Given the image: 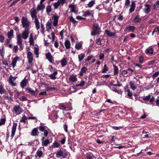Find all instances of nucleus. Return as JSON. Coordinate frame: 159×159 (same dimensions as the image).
Instances as JSON below:
<instances>
[{
	"mask_svg": "<svg viewBox=\"0 0 159 159\" xmlns=\"http://www.w3.org/2000/svg\"><path fill=\"white\" fill-rule=\"evenodd\" d=\"M157 32H159V26H158L154 29L152 33V35H153L154 33Z\"/></svg>",
	"mask_w": 159,
	"mask_h": 159,
	"instance_id": "59",
	"label": "nucleus"
},
{
	"mask_svg": "<svg viewBox=\"0 0 159 159\" xmlns=\"http://www.w3.org/2000/svg\"><path fill=\"white\" fill-rule=\"evenodd\" d=\"M15 80H13L10 77L9 80V84L13 86H16V84L14 82Z\"/></svg>",
	"mask_w": 159,
	"mask_h": 159,
	"instance_id": "33",
	"label": "nucleus"
},
{
	"mask_svg": "<svg viewBox=\"0 0 159 159\" xmlns=\"http://www.w3.org/2000/svg\"><path fill=\"white\" fill-rule=\"evenodd\" d=\"M27 89L28 90V93L32 95L36 96L37 95L38 92L36 89H35L34 90H32L31 88H27Z\"/></svg>",
	"mask_w": 159,
	"mask_h": 159,
	"instance_id": "8",
	"label": "nucleus"
},
{
	"mask_svg": "<svg viewBox=\"0 0 159 159\" xmlns=\"http://www.w3.org/2000/svg\"><path fill=\"white\" fill-rule=\"evenodd\" d=\"M11 39L8 38V39H6L4 43L5 45H8V44L11 42Z\"/></svg>",
	"mask_w": 159,
	"mask_h": 159,
	"instance_id": "58",
	"label": "nucleus"
},
{
	"mask_svg": "<svg viewBox=\"0 0 159 159\" xmlns=\"http://www.w3.org/2000/svg\"><path fill=\"white\" fill-rule=\"evenodd\" d=\"M19 57L17 56L16 57L12 59L11 65H12L13 68L14 67L16 66L17 61H19Z\"/></svg>",
	"mask_w": 159,
	"mask_h": 159,
	"instance_id": "14",
	"label": "nucleus"
},
{
	"mask_svg": "<svg viewBox=\"0 0 159 159\" xmlns=\"http://www.w3.org/2000/svg\"><path fill=\"white\" fill-rule=\"evenodd\" d=\"M153 7L154 9H159V1H156L153 5Z\"/></svg>",
	"mask_w": 159,
	"mask_h": 159,
	"instance_id": "32",
	"label": "nucleus"
},
{
	"mask_svg": "<svg viewBox=\"0 0 159 159\" xmlns=\"http://www.w3.org/2000/svg\"><path fill=\"white\" fill-rule=\"evenodd\" d=\"M141 20V19L139 18L138 15H137L134 18V22L135 23H139Z\"/></svg>",
	"mask_w": 159,
	"mask_h": 159,
	"instance_id": "35",
	"label": "nucleus"
},
{
	"mask_svg": "<svg viewBox=\"0 0 159 159\" xmlns=\"http://www.w3.org/2000/svg\"><path fill=\"white\" fill-rule=\"evenodd\" d=\"M50 143L49 140L48 139H47L45 140L44 141L42 142V145L45 146H47L48 144Z\"/></svg>",
	"mask_w": 159,
	"mask_h": 159,
	"instance_id": "39",
	"label": "nucleus"
},
{
	"mask_svg": "<svg viewBox=\"0 0 159 159\" xmlns=\"http://www.w3.org/2000/svg\"><path fill=\"white\" fill-rule=\"evenodd\" d=\"M43 155V152L40 150H38L35 155V157H38L39 158H40Z\"/></svg>",
	"mask_w": 159,
	"mask_h": 159,
	"instance_id": "22",
	"label": "nucleus"
},
{
	"mask_svg": "<svg viewBox=\"0 0 159 159\" xmlns=\"http://www.w3.org/2000/svg\"><path fill=\"white\" fill-rule=\"evenodd\" d=\"M38 129L37 128L34 129L31 132V135L32 136H36L38 135L37 133Z\"/></svg>",
	"mask_w": 159,
	"mask_h": 159,
	"instance_id": "21",
	"label": "nucleus"
},
{
	"mask_svg": "<svg viewBox=\"0 0 159 159\" xmlns=\"http://www.w3.org/2000/svg\"><path fill=\"white\" fill-rule=\"evenodd\" d=\"M146 51L148 54H152L153 53V51L152 48H148L146 49Z\"/></svg>",
	"mask_w": 159,
	"mask_h": 159,
	"instance_id": "37",
	"label": "nucleus"
},
{
	"mask_svg": "<svg viewBox=\"0 0 159 159\" xmlns=\"http://www.w3.org/2000/svg\"><path fill=\"white\" fill-rule=\"evenodd\" d=\"M6 120V119L5 118H2L0 120V126L4 125L5 123Z\"/></svg>",
	"mask_w": 159,
	"mask_h": 159,
	"instance_id": "46",
	"label": "nucleus"
},
{
	"mask_svg": "<svg viewBox=\"0 0 159 159\" xmlns=\"http://www.w3.org/2000/svg\"><path fill=\"white\" fill-rule=\"evenodd\" d=\"M27 55L28 63L31 64L33 60V54L31 52L28 51L27 53Z\"/></svg>",
	"mask_w": 159,
	"mask_h": 159,
	"instance_id": "6",
	"label": "nucleus"
},
{
	"mask_svg": "<svg viewBox=\"0 0 159 159\" xmlns=\"http://www.w3.org/2000/svg\"><path fill=\"white\" fill-rule=\"evenodd\" d=\"M127 70L128 71V75H131L132 74L133 72L134 71V70L133 69L130 68H128L127 69Z\"/></svg>",
	"mask_w": 159,
	"mask_h": 159,
	"instance_id": "51",
	"label": "nucleus"
},
{
	"mask_svg": "<svg viewBox=\"0 0 159 159\" xmlns=\"http://www.w3.org/2000/svg\"><path fill=\"white\" fill-rule=\"evenodd\" d=\"M150 6L149 4H146L144 5V8L143 10L145 13H148L150 11Z\"/></svg>",
	"mask_w": 159,
	"mask_h": 159,
	"instance_id": "13",
	"label": "nucleus"
},
{
	"mask_svg": "<svg viewBox=\"0 0 159 159\" xmlns=\"http://www.w3.org/2000/svg\"><path fill=\"white\" fill-rule=\"evenodd\" d=\"M39 130L41 132H43L46 130L45 129V127L43 126H39Z\"/></svg>",
	"mask_w": 159,
	"mask_h": 159,
	"instance_id": "56",
	"label": "nucleus"
},
{
	"mask_svg": "<svg viewBox=\"0 0 159 159\" xmlns=\"http://www.w3.org/2000/svg\"><path fill=\"white\" fill-rule=\"evenodd\" d=\"M70 80L72 82H75L77 80L76 76L74 75H72L69 78Z\"/></svg>",
	"mask_w": 159,
	"mask_h": 159,
	"instance_id": "36",
	"label": "nucleus"
},
{
	"mask_svg": "<svg viewBox=\"0 0 159 159\" xmlns=\"http://www.w3.org/2000/svg\"><path fill=\"white\" fill-rule=\"evenodd\" d=\"M60 144L57 142H55L53 143L52 145V147L53 148H57L59 147Z\"/></svg>",
	"mask_w": 159,
	"mask_h": 159,
	"instance_id": "53",
	"label": "nucleus"
},
{
	"mask_svg": "<svg viewBox=\"0 0 159 159\" xmlns=\"http://www.w3.org/2000/svg\"><path fill=\"white\" fill-rule=\"evenodd\" d=\"M5 40V38L3 35H0V42L3 43Z\"/></svg>",
	"mask_w": 159,
	"mask_h": 159,
	"instance_id": "63",
	"label": "nucleus"
},
{
	"mask_svg": "<svg viewBox=\"0 0 159 159\" xmlns=\"http://www.w3.org/2000/svg\"><path fill=\"white\" fill-rule=\"evenodd\" d=\"M100 28L98 25L94 24L93 25V31L91 33L92 35H96L97 34L99 33Z\"/></svg>",
	"mask_w": 159,
	"mask_h": 159,
	"instance_id": "4",
	"label": "nucleus"
},
{
	"mask_svg": "<svg viewBox=\"0 0 159 159\" xmlns=\"http://www.w3.org/2000/svg\"><path fill=\"white\" fill-rule=\"evenodd\" d=\"M67 155V153L66 152H63L61 149L58 151L56 153V156L57 158L61 157V158H64Z\"/></svg>",
	"mask_w": 159,
	"mask_h": 159,
	"instance_id": "5",
	"label": "nucleus"
},
{
	"mask_svg": "<svg viewBox=\"0 0 159 159\" xmlns=\"http://www.w3.org/2000/svg\"><path fill=\"white\" fill-rule=\"evenodd\" d=\"M69 18L70 19V21L72 22L73 23L75 24L77 22V21L72 16L70 17Z\"/></svg>",
	"mask_w": 159,
	"mask_h": 159,
	"instance_id": "54",
	"label": "nucleus"
},
{
	"mask_svg": "<svg viewBox=\"0 0 159 159\" xmlns=\"http://www.w3.org/2000/svg\"><path fill=\"white\" fill-rule=\"evenodd\" d=\"M27 119H28V118L27 117L25 116H24L22 117L20 121L22 122H25V120Z\"/></svg>",
	"mask_w": 159,
	"mask_h": 159,
	"instance_id": "55",
	"label": "nucleus"
},
{
	"mask_svg": "<svg viewBox=\"0 0 159 159\" xmlns=\"http://www.w3.org/2000/svg\"><path fill=\"white\" fill-rule=\"evenodd\" d=\"M69 8L70 10V11L71 12L75 13L76 12V8L74 5L71 4L69 5Z\"/></svg>",
	"mask_w": 159,
	"mask_h": 159,
	"instance_id": "20",
	"label": "nucleus"
},
{
	"mask_svg": "<svg viewBox=\"0 0 159 159\" xmlns=\"http://www.w3.org/2000/svg\"><path fill=\"white\" fill-rule=\"evenodd\" d=\"M105 32L106 34L109 36H114L115 35V34L114 33H112L110 30H106Z\"/></svg>",
	"mask_w": 159,
	"mask_h": 159,
	"instance_id": "30",
	"label": "nucleus"
},
{
	"mask_svg": "<svg viewBox=\"0 0 159 159\" xmlns=\"http://www.w3.org/2000/svg\"><path fill=\"white\" fill-rule=\"evenodd\" d=\"M127 95L130 97H132L133 94L132 92H131L129 89H128L127 91Z\"/></svg>",
	"mask_w": 159,
	"mask_h": 159,
	"instance_id": "57",
	"label": "nucleus"
},
{
	"mask_svg": "<svg viewBox=\"0 0 159 159\" xmlns=\"http://www.w3.org/2000/svg\"><path fill=\"white\" fill-rule=\"evenodd\" d=\"M87 70V68L85 66L83 67L80 70V72L79 75L80 76H82L83 75V74L86 72Z\"/></svg>",
	"mask_w": 159,
	"mask_h": 159,
	"instance_id": "24",
	"label": "nucleus"
},
{
	"mask_svg": "<svg viewBox=\"0 0 159 159\" xmlns=\"http://www.w3.org/2000/svg\"><path fill=\"white\" fill-rule=\"evenodd\" d=\"M21 23L22 25V27L25 28V29H28L29 30L31 28L30 25V22L29 21L27 18L23 16L22 18Z\"/></svg>",
	"mask_w": 159,
	"mask_h": 159,
	"instance_id": "2",
	"label": "nucleus"
},
{
	"mask_svg": "<svg viewBox=\"0 0 159 159\" xmlns=\"http://www.w3.org/2000/svg\"><path fill=\"white\" fill-rule=\"evenodd\" d=\"M85 57V54L84 53H81L79 54L78 56V58L79 59V61L80 62H81Z\"/></svg>",
	"mask_w": 159,
	"mask_h": 159,
	"instance_id": "28",
	"label": "nucleus"
},
{
	"mask_svg": "<svg viewBox=\"0 0 159 159\" xmlns=\"http://www.w3.org/2000/svg\"><path fill=\"white\" fill-rule=\"evenodd\" d=\"M28 81L25 77L20 83V86L22 88H24L27 85Z\"/></svg>",
	"mask_w": 159,
	"mask_h": 159,
	"instance_id": "15",
	"label": "nucleus"
},
{
	"mask_svg": "<svg viewBox=\"0 0 159 159\" xmlns=\"http://www.w3.org/2000/svg\"><path fill=\"white\" fill-rule=\"evenodd\" d=\"M52 21L51 20L48 21L46 24V28L47 30L49 31L52 28Z\"/></svg>",
	"mask_w": 159,
	"mask_h": 159,
	"instance_id": "17",
	"label": "nucleus"
},
{
	"mask_svg": "<svg viewBox=\"0 0 159 159\" xmlns=\"http://www.w3.org/2000/svg\"><path fill=\"white\" fill-rule=\"evenodd\" d=\"M129 85L131 89L134 90L137 88V87L135 84V83L134 81H130L129 82Z\"/></svg>",
	"mask_w": 159,
	"mask_h": 159,
	"instance_id": "18",
	"label": "nucleus"
},
{
	"mask_svg": "<svg viewBox=\"0 0 159 159\" xmlns=\"http://www.w3.org/2000/svg\"><path fill=\"white\" fill-rule=\"evenodd\" d=\"M95 4L94 1H91L88 4V6L89 7H91Z\"/></svg>",
	"mask_w": 159,
	"mask_h": 159,
	"instance_id": "41",
	"label": "nucleus"
},
{
	"mask_svg": "<svg viewBox=\"0 0 159 159\" xmlns=\"http://www.w3.org/2000/svg\"><path fill=\"white\" fill-rule=\"evenodd\" d=\"M103 39L101 38H98L96 40V43L98 45H100L103 43Z\"/></svg>",
	"mask_w": 159,
	"mask_h": 159,
	"instance_id": "26",
	"label": "nucleus"
},
{
	"mask_svg": "<svg viewBox=\"0 0 159 159\" xmlns=\"http://www.w3.org/2000/svg\"><path fill=\"white\" fill-rule=\"evenodd\" d=\"M112 128L113 129L116 130H120V129H121L122 127L121 126L117 127V126H113L112 127Z\"/></svg>",
	"mask_w": 159,
	"mask_h": 159,
	"instance_id": "64",
	"label": "nucleus"
},
{
	"mask_svg": "<svg viewBox=\"0 0 159 159\" xmlns=\"http://www.w3.org/2000/svg\"><path fill=\"white\" fill-rule=\"evenodd\" d=\"M65 45L66 49H69L70 47V41L68 40H66L65 42Z\"/></svg>",
	"mask_w": 159,
	"mask_h": 159,
	"instance_id": "25",
	"label": "nucleus"
},
{
	"mask_svg": "<svg viewBox=\"0 0 159 159\" xmlns=\"http://www.w3.org/2000/svg\"><path fill=\"white\" fill-rule=\"evenodd\" d=\"M61 63L62 67L65 66L67 64L66 58H63L61 62Z\"/></svg>",
	"mask_w": 159,
	"mask_h": 159,
	"instance_id": "27",
	"label": "nucleus"
},
{
	"mask_svg": "<svg viewBox=\"0 0 159 159\" xmlns=\"http://www.w3.org/2000/svg\"><path fill=\"white\" fill-rule=\"evenodd\" d=\"M34 54L37 55L36 57H38L39 54V48L37 47H34Z\"/></svg>",
	"mask_w": 159,
	"mask_h": 159,
	"instance_id": "40",
	"label": "nucleus"
},
{
	"mask_svg": "<svg viewBox=\"0 0 159 159\" xmlns=\"http://www.w3.org/2000/svg\"><path fill=\"white\" fill-rule=\"evenodd\" d=\"M29 31L28 29H25V30L22 32L21 34H16V38L18 39V38L20 36L21 39H26L29 37Z\"/></svg>",
	"mask_w": 159,
	"mask_h": 159,
	"instance_id": "3",
	"label": "nucleus"
},
{
	"mask_svg": "<svg viewBox=\"0 0 159 159\" xmlns=\"http://www.w3.org/2000/svg\"><path fill=\"white\" fill-rule=\"evenodd\" d=\"M23 156V153L22 152H20L17 156V158L18 159H21Z\"/></svg>",
	"mask_w": 159,
	"mask_h": 159,
	"instance_id": "52",
	"label": "nucleus"
},
{
	"mask_svg": "<svg viewBox=\"0 0 159 159\" xmlns=\"http://www.w3.org/2000/svg\"><path fill=\"white\" fill-rule=\"evenodd\" d=\"M17 126V124L16 123H14L13 124L11 130V137H13L15 134L16 127Z\"/></svg>",
	"mask_w": 159,
	"mask_h": 159,
	"instance_id": "11",
	"label": "nucleus"
},
{
	"mask_svg": "<svg viewBox=\"0 0 159 159\" xmlns=\"http://www.w3.org/2000/svg\"><path fill=\"white\" fill-rule=\"evenodd\" d=\"M46 58L48 59L49 61L52 63L53 61V57L51 55V53L49 52L46 54Z\"/></svg>",
	"mask_w": 159,
	"mask_h": 159,
	"instance_id": "10",
	"label": "nucleus"
},
{
	"mask_svg": "<svg viewBox=\"0 0 159 159\" xmlns=\"http://www.w3.org/2000/svg\"><path fill=\"white\" fill-rule=\"evenodd\" d=\"M135 27L134 26L129 25L125 28V31L128 32H133L135 29Z\"/></svg>",
	"mask_w": 159,
	"mask_h": 159,
	"instance_id": "16",
	"label": "nucleus"
},
{
	"mask_svg": "<svg viewBox=\"0 0 159 159\" xmlns=\"http://www.w3.org/2000/svg\"><path fill=\"white\" fill-rule=\"evenodd\" d=\"M159 75V72L158 71H157L155 72L153 75H152V77L153 78V79H155Z\"/></svg>",
	"mask_w": 159,
	"mask_h": 159,
	"instance_id": "49",
	"label": "nucleus"
},
{
	"mask_svg": "<svg viewBox=\"0 0 159 159\" xmlns=\"http://www.w3.org/2000/svg\"><path fill=\"white\" fill-rule=\"evenodd\" d=\"M114 75H117L118 72V67L116 66H114Z\"/></svg>",
	"mask_w": 159,
	"mask_h": 159,
	"instance_id": "45",
	"label": "nucleus"
},
{
	"mask_svg": "<svg viewBox=\"0 0 159 159\" xmlns=\"http://www.w3.org/2000/svg\"><path fill=\"white\" fill-rule=\"evenodd\" d=\"M57 71H54L52 74L49 76V77L52 79L54 80L56 78V75H57Z\"/></svg>",
	"mask_w": 159,
	"mask_h": 159,
	"instance_id": "31",
	"label": "nucleus"
},
{
	"mask_svg": "<svg viewBox=\"0 0 159 159\" xmlns=\"http://www.w3.org/2000/svg\"><path fill=\"white\" fill-rule=\"evenodd\" d=\"M58 1L60 6H63L66 2L65 0H58Z\"/></svg>",
	"mask_w": 159,
	"mask_h": 159,
	"instance_id": "50",
	"label": "nucleus"
},
{
	"mask_svg": "<svg viewBox=\"0 0 159 159\" xmlns=\"http://www.w3.org/2000/svg\"><path fill=\"white\" fill-rule=\"evenodd\" d=\"M45 6L43 3H40V4L37 6V9L33 8L30 11L32 19L34 20V22L37 30H38L40 28V23L37 16V11L43 10Z\"/></svg>",
	"mask_w": 159,
	"mask_h": 159,
	"instance_id": "1",
	"label": "nucleus"
},
{
	"mask_svg": "<svg viewBox=\"0 0 159 159\" xmlns=\"http://www.w3.org/2000/svg\"><path fill=\"white\" fill-rule=\"evenodd\" d=\"M150 95H149L148 96L143 97L142 98V99L144 101H148L149 100V99H150Z\"/></svg>",
	"mask_w": 159,
	"mask_h": 159,
	"instance_id": "43",
	"label": "nucleus"
},
{
	"mask_svg": "<svg viewBox=\"0 0 159 159\" xmlns=\"http://www.w3.org/2000/svg\"><path fill=\"white\" fill-rule=\"evenodd\" d=\"M13 31L11 30L7 33V37L8 38L11 39L13 36Z\"/></svg>",
	"mask_w": 159,
	"mask_h": 159,
	"instance_id": "29",
	"label": "nucleus"
},
{
	"mask_svg": "<svg viewBox=\"0 0 159 159\" xmlns=\"http://www.w3.org/2000/svg\"><path fill=\"white\" fill-rule=\"evenodd\" d=\"M60 6L58 1L54 3V6L55 9H57L58 6Z\"/></svg>",
	"mask_w": 159,
	"mask_h": 159,
	"instance_id": "61",
	"label": "nucleus"
},
{
	"mask_svg": "<svg viewBox=\"0 0 159 159\" xmlns=\"http://www.w3.org/2000/svg\"><path fill=\"white\" fill-rule=\"evenodd\" d=\"M46 11L48 13L50 12L52 10L51 7L50 5H48L46 7Z\"/></svg>",
	"mask_w": 159,
	"mask_h": 159,
	"instance_id": "47",
	"label": "nucleus"
},
{
	"mask_svg": "<svg viewBox=\"0 0 159 159\" xmlns=\"http://www.w3.org/2000/svg\"><path fill=\"white\" fill-rule=\"evenodd\" d=\"M108 70V68L106 65L105 64L102 72L103 73H106L107 71Z\"/></svg>",
	"mask_w": 159,
	"mask_h": 159,
	"instance_id": "42",
	"label": "nucleus"
},
{
	"mask_svg": "<svg viewBox=\"0 0 159 159\" xmlns=\"http://www.w3.org/2000/svg\"><path fill=\"white\" fill-rule=\"evenodd\" d=\"M23 40L22 39H21L20 38V36L18 38V39H17V44L19 45L20 47L22 49H23V45L22 44Z\"/></svg>",
	"mask_w": 159,
	"mask_h": 159,
	"instance_id": "12",
	"label": "nucleus"
},
{
	"mask_svg": "<svg viewBox=\"0 0 159 159\" xmlns=\"http://www.w3.org/2000/svg\"><path fill=\"white\" fill-rule=\"evenodd\" d=\"M59 18V16L57 15H55L52 16V18L53 20V24L54 26L56 27L57 26Z\"/></svg>",
	"mask_w": 159,
	"mask_h": 159,
	"instance_id": "9",
	"label": "nucleus"
},
{
	"mask_svg": "<svg viewBox=\"0 0 159 159\" xmlns=\"http://www.w3.org/2000/svg\"><path fill=\"white\" fill-rule=\"evenodd\" d=\"M5 92V90L3 86L2 85H0V93L2 94Z\"/></svg>",
	"mask_w": 159,
	"mask_h": 159,
	"instance_id": "38",
	"label": "nucleus"
},
{
	"mask_svg": "<svg viewBox=\"0 0 159 159\" xmlns=\"http://www.w3.org/2000/svg\"><path fill=\"white\" fill-rule=\"evenodd\" d=\"M121 75L123 76L127 77L129 75L127 70H124L121 72Z\"/></svg>",
	"mask_w": 159,
	"mask_h": 159,
	"instance_id": "34",
	"label": "nucleus"
},
{
	"mask_svg": "<svg viewBox=\"0 0 159 159\" xmlns=\"http://www.w3.org/2000/svg\"><path fill=\"white\" fill-rule=\"evenodd\" d=\"M91 15L90 11H88L84 13L83 16H90Z\"/></svg>",
	"mask_w": 159,
	"mask_h": 159,
	"instance_id": "48",
	"label": "nucleus"
},
{
	"mask_svg": "<svg viewBox=\"0 0 159 159\" xmlns=\"http://www.w3.org/2000/svg\"><path fill=\"white\" fill-rule=\"evenodd\" d=\"M135 7V4L134 2H132L131 7L129 9V11L130 13H131L134 11Z\"/></svg>",
	"mask_w": 159,
	"mask_h": 159,
	"instance_id": "19",
	"label": "nucleus"
},
{
	"mask_svg": "<svg viewBox=\"0 0 159 159\" xmlns=\"http://www.w3.org/2000/svg\"><path fill=\"white\" fill-rule=\"evenodd\" d=\"M93 57L92 55L89 56L87 57V58L85 59V62L89 61Z\"/></svg>",
	"mask_w": 159,
	"mask_h": 159,
	"instance_id": "62",
	"label": "nucleus"
},
{
	"mask_svg": "<svg viewBox=\"0 0 159 159\" xmlns=\"http://www.w3.org/2000/svg\"><path fill=\"white\" fill-rule=\"evenodd\" d=\"M13 110L16 115L20 114L23 111V110L20 107L19 105H16L13 108Z\"/></svg>",
	"mask_w": 159,
	"mask_h": 159,
	"instance_id": "7",
	"label": "nucleus"
},
{
	"mask_svg": "<svg viewBox=\"0 0 159 159\" xmlns=\"http://www.w3.org/2000/svg\"><path fill=\"white\" fill-rule=\"evenodd\" d=\"M18 49V48L17 45H14L13 47V50L15 53H16L17 52Z\"/></svg>",
	"mask_w": 159,
	"mask_h": 159,
	"instance_id": "60",
	"label": "nucleus"
},
{
	"mask_svg": "<svg viewBox=\"0 0 159 159\" xmlns=\"http://www.w3.org/2000/svg\"><path fill=\"white\" fill-rule=\"evenodd\" d=\"M82 46L81 44L80 43H79L76 44L75 47L76 49H79L82 47Z\"/></svg>",
	"mask_w": 159,
	"mask_h": 159,
	"instance_id": "44",
	"label": "nucleus"
},
{
	"mask_svg": "<svg viewBox=\"0 0 159 159\" xmlns=\"http://www.w3.org/2000/svg\"><path fill=\"white\" fill-rule=\"evenodd\" d=\"M29 43L30 45H34V42L33 39V35L32 34H30L29 38Z\"/></svg>",
	"mask_w": 159,
	"mask_h": 159,
	"instance_id": "23",
	"label": "nucleus"
}]
</instances>
